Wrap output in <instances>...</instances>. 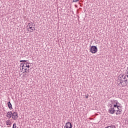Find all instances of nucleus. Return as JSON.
<instances>
[{"instance_id": "nucleus-1", "label": "nucleus", "mask_w": 128, "mask_h": 128, "mask_svg": "<svg viewBox=\"0 0 128 128\" xmlns=\"http://www.w3.org/2000/svg\"><path fill=\"white\" fill-rule=\"evenodd\" d=\"M119 80L122 86H128V80L126 79V76L120 75Z\"/></svg>"}, {"instance_id": "nucleus-2", "label": "nucleus", "mask_w": 128, "mask_h": 128, "mask_svg": "<svg viewBox=\"0 0 128 128\" xmlns=\"http://www.w3.org/2000/svg\"><path fill=\"white\" fill-rule=\"evenodd\" d=\"M90 52H92V54H96L98 52V47L96 46H92L90 50Z\"/></svg>"}, {"instance_id": "nucleus-3", "label": "nucleus", "mask_w": 128, "mask_h": 128, "mask_svg": "<svg viewBox=\"0 0 128 128\" xmlns=\"http://www.w3.org/2000/svg\"><path fill=\"white\" fill-rule=\"evenodd\" d=\"M28 60H20V62H24V68H30V63H28Z\"/></svg>"}, {"instance_id": "nucleus-4", "label": "nucleus", "mask_w": 128, "mask_h": 128, "mask_svg": "<svg viewBox=\"0 0 128 128\" xmlns=\"http://www.w3.org/2000/svg\"><path fill=\"white\" fill-rule=\"evenodd\" d=\"M114 112H116L114 108L112 105V106H110V108L108 109V113L110 114H114Z\"/></svg>"}, {"instance_id": "nucleus-5", "label": "nucleus", "mask_w": 128, "mask_h": 128, "mask_svg": "<svg viewBox=\"0 0 128 128\" xmlns=\"http://www.w3.org/2000/svg\"><path fill=\"white\" fill-rule=\"evenodd\" d=\"M18 118V112H14L12 113V118L16 120Z\"/></svg>"}, {"instance_id": "nucleus-6", "label": "nucleus", "mask_w": 128, "mask_h": 128, "mask_svg": "<svg viewBox=\"0 0 128 128\" xmlns=\"http://www.w3.org/2000/svg\"><path fill=\"white\" fill-rule=\"evenodd\" d=\"M34 24H32V22H30V23H28V28H29L30 30H31L32 31H30V32H34Z\"/></svg>"}, {"instance_id": "nucleus-7", "label": "nucleus", "mask_w": 128, "mask_h": 128, "mask_svg": "<svg viewBox=\"0 0 128 128\" xmlns=\"http://www.w3.org/2000/svg\"><path fill=\"white\" fill-rule=\"evenodd\" d=\"M72 123L70 122H68L66 124L64 128H72Z\"/></svg>"}, {"instance_id": "nucleus-8", "label": "nucleus", "mask_w": 128, "mask_h": 128, "mask_svg": "<svg viewBox=\"0 0 128 128\" xmlns=\"http://www.w3.org/2000/svg\"><path fill=\"white\" fill-rule=\"evenodd\" d=\"M12 112H8L6 116L7 118H12Z\"/></svg>"}, {"instance_id": "nucleus-9", "label": "nucleus", "mask_w": 128, "mask_h": 128, "mask_svg": "<svg viewBox=\"0 0 128 128\" xmlns=\"http://www.w3.org/2000/svg\"><path fill=\"white\" fill-rule=\"evenodd\" d=\"M7 104L8 106V108H9L10 110H12V103H10V102H8L7 103Z\"/></svg>"}, {"instance_id": "nucleus-10", "label": "nucleus", "mask_w": 128, "mask_h": 128, "mask_svg": "<svg viewBox=\"0 0 128 128\" xmlns=\"http://www.w3.org/2000/svg\"><path fill=\"white\" fill-rule=\"evenodd\" d=\"M113 108H114V110H115V112H117L118 110L120 108V107H118L116 105H114Z\"/></svg>"}, {"instance_id": "nucleus-11", "label": "nucleus", "mask_w": 128, "mask_h": 128, "mask_svg": "<svg viewBox=\"0 0 128 128\" xmlns=\"http://www.w3.org/2000/svg\"><path fill=\"white\" fill-rule=\"evenodd\" d=\"M112 104H113V106H114V104H118V101L117 100H112Z\"/></svg>"}, {"instance_id": "nucleus-12", "label": "nucleus", "mask_w": 128, "mask_h": 128, "mask_svg": "<svg viewBox=\"0 0 128 128\" xmlns=\"http://www.w3.org/2000/svg\"><path fill=\"white\" fill-rule=\"evenodd\" d=\"M104 128H116V126H114V125H109V126L105 127Z\"/></svg>"}, {"instance_id": "nucleus-13", "label": "nucleus", "mask_w": 128, "mask_h": 128, "mask_svg": "<svg viewBox=\"0 0 128 128\" xmlns=\"http://www.w3.org/2000/svg\"><path fill=\"white\" fill-rule=\"evenodd\" d=\"M117 112H118V114H122V110L121 108H119Z\"/></svg>"}, {"instance_id": "nucleus-14", "label": "nucleus", "mask_w": 128, "mask_h": 128, "mask_svg": "<svg viewBox=\"0 0 128 128\" xmlns=\"http://www.w3.org/2000/svg\"><path fill=\"white\" fill-rule=\"evenodd\" d=\"M114 106H116L117 108H122V106H120V104L118 102L117 103V104H114Z\"/></svg>"}, {"instance_id": "nucleus-15", "label": "nucleus", "mask_w": 128, "mask_h": 128, "mask_svg": "<svg viewBox=\"0 0 128 128\" xmlns=\"http://www.w3.org/2000/svg\"><path fill=\"white\" fill-rule=\"evenodd\" d=\"M20 66H22V70H24V62H23L20 64Z\"/></svg>"}, {"instance_id": "nucleus-16", "label": "nucleus", "mask_w": 128, "mask_h": 128, "mask_svg": "<svg viewBox=\"0 0 128 128\" xmlns=\"http://www.w3.org/2000/svg\"><path fill=\"white\" fill-rule=\"evenodd\" d=\"M6 124L7 126H10V121L7 120L6 121Z\"/></svg>"}, {"instance_id": "nucleus-17", "label": "nucleus", "mask_w": 128, "mask_h": 128, "mask_svg": "<svg viewBox=\"0 0 128 128\" xmlns=\"http://www.w3.org/2000/svg\"><path fill=\"white\" fill-rule=\"evenodd\" d=\"M12 128H16V123L13 124Z\"/></svg>"}, {"instance_id": "nucleus-18", "label": "nucleus", "mask_w": 128, "mask_h": 128, "mask_svg": "<svg viewBox=\"0 0 128 128\" xmlns=\"http://www.w3.org/2000/svg\"><path fill=\"white\" fill-rule=\"evenodd\" d=\"M78 0H73L72 2H78Z\"/></svg>"}, {"instance_id": "nucleus-19", "label": "nucleus", "mask_w": 128, "mask_h": 128, "mask_svg": "<svg viewBox=\"0 0 128 128\" xmlns=\"http://www.w3.org/2000/svg\"><path fill=\"white\" fill-rule=\"evenodd\" d=\"M126 76L128 78V68H127Z\"/></svg>"}, {"instance_id": "nucleus-20", "label": "nucleus", "mask_w": 128, "mask_h": 128, "mask_svg": "<svg viewBox=\"0 0 128 128\" xmlns=\"http://www.w3.org/2000/svg\"><path fill=\"white\" fill-rule=\"evenodd\" d=\"M116 114L118 116V114H118V112H116Z\"/></svg>"}, {"instance_id": "nucleus-21", "label": "nucleus", "mask_w": 128, "mask_h": 128, "mask_svg": "<svg viewBox=\"0 0 128 128\" xmlns=\"http://www.w3.org/2000/svg\"><path fill=\"white\" fill-rule=\"evenodd\" d=\"M86 98H88V96H86Z\"/></svg>"}, {"instance_id": "nucleus-22", "label": "nucleus", "mask_w": 128, "mask_h": 128, "mask_svg": "<svg viewBox=\"0 0 128 128\" xmlns=\"http://www.w3.org/2000/svg\"><path fill=\"white\" fill-rule=\"evenodd\" d=\"M25 72H26V68L24 69Z\"/></svg>"}, {"instance_id": "nucleus-23", "label": "nucleus", "mask_w": 128, "mask_h": 128, "mask_svg": "<svg viewBox=\"0 0 128 128\" xmlns=\"http://www.w3.org/2000/svg\"><path fill=\"white\" fill-rule=\"evenodd\" d=\"M124 84H126V81L124 82Z\"/></svg>"}, {"instance_id": "nucleus-24", "label": "nucleus", "mask_w": 128, "mask_h": 128, "mask_svg": "<svg viewBox=\"0 0 128 128\" xmlns=\"http://www.w3.org/2000/svg\"><path fill=\"white\" fill-rule=\"evenodd\" d=\"M34 30H36V28H34Z\"/></svg>"}, {"instance_id": "nucleus-25", "label": "nucleus", "mask_w": 128, "mask_h": 128, "mask_svg": "<svg viewBox=\"0 0 128 128\" xmlns=\"http://www.w3.org/2000/svg\"><path fill=\"white\" fill-rule=\"evenodd\" d=\"M29 70H30V69L28 70V72H29Z\"/></svg>"}]
</instances>
